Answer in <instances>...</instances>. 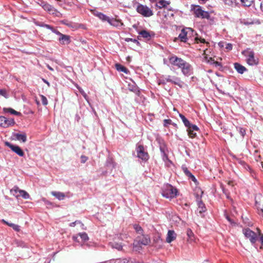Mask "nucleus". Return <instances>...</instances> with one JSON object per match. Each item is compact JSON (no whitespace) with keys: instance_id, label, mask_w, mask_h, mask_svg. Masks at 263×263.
Segmentation results:
<instances>
[{"instance_id":"obj_1","label":"nucleus","mask_w":263,"mask_h":263,"mask_svg":"<svg viewBox=\"0 0 263 263\" xmlns=\"http://www.w3.org/2000/svg\"><path fill=\"white\" fill-rule=\"evenodd\" d=\"M170 63L181 69L182 73L185 76H189L192 73L193 69L191 65L184 60L176 56H172L169 59Z\"/></svg>"},{"instance_id":"obj_2","label":"nucleus","mask_w":263,"mask_h":263,"mask_svg":"<svg viewBox=\"0 0 263 263\" xmlns=\"http://www.w3.org/2000/svg\"><path fill=\"white\" fill-rule=\"evenodd\" d=\"M260 233V231L258 229L257 232H253L249 228L243 230V234L245 237L248 239L251 244L256 248H257L256 247V242L259 240Z\"/></svg>"},{"instance_id":"obj_3","label":"nucleus","mask_w":263,"mask_h":263,"mask_svg":"<svg viewBox=\"0 0 263 263\" xmlns=\"http://www.w3.org/2000/svg\"><path fill=\"white\" fill-rule=\"evenodd\" d=\"M177 194V190L172 185L167 184L164 185L162 195L166 198H173L175 197Z\"/></svg>"},{"instance_id":"obj_4","label":"nucleus","mask_w":263,"mask_h":263,"mask_svg":"<svg viewBox=\"0 0 263 263\" xmlns=\"http://www.w3.org/2000/svg\"><path fill=\"white\" fill-rule=\"evenodd\" d=\"M242 54L247 58V62L249 65L253 66L257 64V59L254 58V53L252 50L247 49L243 51Z\"/></svg>"},{"instance_id":"obj_5","label":"nucleus","mask_w":263,"mask_h":263,"mask_svg":"<svg viewBox=\"0 0 263 263\" xmlns=\"http://www.w3.org/2000/svg\"><path fill=\"white\" fill-rule=\"evenodd\" d=\"M137 11L144 17H150L153 15V11L145 5H139L137 7Z\"/></svg>"},{"instance_id":"obj_6","label":"nucleus","mask_w":263,"mask_h":263,"mask_svg":"<svg viewBox=\"0 0 263 263\" xmlns=\"http://www.w3.org/2000/svg\"><path fill=\"white\" fill-rule=\"evenodd\" d=\"M193 11L195 16L197 17L208 19L210 17L209 12L202 10L199 6H195Z\"/></svg>"},{"instance_id":"obj_7","label":"nucleus","mask_w":263,"mask_h":263,"mask_svg":"<svg viewBox=\"0 0 263 263\" xmlns=\"http://www.w3.org/2000/svg\"><path fill=\"white\" fill-rule=\"evenodd\" d=\"M255 202L258 214L263 217V196L261 194L257 195L255 197Z\"/></svg>"},{"instance_id":"obj_8","label":"nucleus","mask_w":263,"mask_h":263,"mask_svg":"<svg viewBox=\"0 0 263 263\" xmlns=\"http://www.w3.org/2000/svg\"><path fill=\"white\" fill-rule=\"evenodd\" d=\"M137 156L143 160L146 161L148 159V155L145 152L144 147L142 145H139L137 148Z\"/></svg>"},{"instance_id":"obj_9","label":"nucleus","mask_w":263,"mask_h":263,"mask_svg":"<svg viewBox=\"0 0 263 263\" xmlns=\"http://www.w3.org/2000/svg\"><path fill=\"white\" fill-rule=\"evenodd\" d=\"M5 144L9 147L13 152L16 153L19 156H24V153L18 146L13 145L9 142H5Z\"/></svg>"},{"instance_id":"obj_10","label":"nucleus","mask_w":263,"mask_h":263,"mask_svg":"<svg viewBox=\"0 0 263 263\" xmlns=\"http://www.w3.org/2000/svg\"><path fill=\"white\" fill-rule=\"evenodd\" d=\"M163 81H165L167 82L173 83L176 85H177L181 88L182 87V82L181 81L180 78L176 77L175 76H167L165 78H164Z\"/></svg>"},{"instance_id":"obj_11","label":"nucleus","mask_w":263,"mask_h":263,"mask_svg":"<svg viewBox=\"0 0 263 263\" xmlns=\"http://www.w3.org/2000/svg\"><path fill=\"white\" fill-rule=\"evenodd\" d=\"M15 123L14 119H7L5 117L0 116V126L3 127H7Z\"/></svg>"},{"instance_id":"obj_12","label":"nucleus","mask_w":263,"mask_h":263,"mask_svg":"<svg viewBox=\"0 0 263 263\" xmlns=\"http://www.w3.org/2000/svg\"><path fill=\"white\" fill-rule=\"evenodd\" d=\"M193 33V30L190 28H187L186 29H183L181 30V33L179 35V38L182 42H186L187 39V34L190 32Z\"/></svg>"},{"instance_id":"obj_13","label":"nucleus","mask_w":263,"mask_h":263,"mask_svg":"<svg viewBox=\"0 0 263 263\" xmlns=\"http://www.w3.org/2000/svg\"><path fill=\"white\" fill-rule=\"evenodd\" d=\"M55 33L60 36L59 41L62 44H68L70 42V38L68 35H64L60 33L59 31H55Z\"/></svg>"},{"instance_id":"obj_14","label":"nucleus","mask_w":263,"mask_h":263,"mask_svg":"<svg viewBox=\"0 0 263 263\" xmlns=\"http://www.w3.org/2000/svg\"><path fill=\"white\" fill-rule=\"evenodd\" d=\"M137 241H139L141 245L146 246L150 242V237L148 235H142L138 236Z\"/></svg>"},{"instance_id":"obj_15","label":"nucleus","mask_w":263,"mask_h":263,"mask_svg":"<svg viewBox=\"0 0 263 263\" xmlns=\"http://www.w3.org/2000/svg\"><path fill=\"white\" fill-rule=\"evenodd\" d=\"M199 128L196 125H192L187 128L188 135L190 137L193 138L196 137V132L198 130Z\"/></svg>"},{"instance_id":"obj_16","label":"nucleus","mask_w":263,"mask_h":263,"mask_svg":"<svg viewBox=\"0 0 263 263\" xmlns=\"http://www.w3.org/2000/svg\"><path fill=\"white\" fill-rule=\"evenodd\" d=\"M176 234L173 230H168L167 236L166 238V241L167 243H171L172 241L174 240L176 238Z\"/></svg>"},{"instance_id":"obj_17","label":"nucleus","mask_w":263,"mask_h":263,"mask_svg":"<svg viewBox=\"0 0 263 263\" xmlns=\"http://www.w3.org/2000/svg\"><path fill=\"white\" fill-rule=\"evenodd\" d=\"M15 138L23 142H25L27 141V136L25 133H16L14 135Z\"/></svg>"},{"instance_id":"obj_18","label":"nucleus","mask_w":263,"mask_h":263,"mask_svg":"<svg viewBox=\"0 0 263 263\" xmlns=\"http://www.w3.org/2000/svg\"><path fill=\"white\" fill-rule=\"evenodd\" d=\"M91 11L92 12V14L98 17L100 19H101L104 21H107L108 17L106 15H105V14H104L101 12L96 11V10H91Z\"/></svg>"},{"instance_id":"obj_19","label":"nucleus","mask_w":263,"mask_h":263,"mask_svg":"<svg viewBox=\"0 0 263 263\" xmlns=\"http://www.w3.org/2000/svg\"><path fill=\"white\" fill-rule=\"evenodd\" d=\"M234 68L236 71L240 74H242L245 71L247 70V69L245 68V67L237 63L234 64Z\"/></svg>"},{"instance_id":"obj_20","label":"nucleus","mask_w":263,"mask_h":263,"mask_svg":"<svg viewBox=\"0 0 263 263\" xmlns=\"http://www.w3.org/2000/svg\"><path fill=\"white\" fill-rule=\"evenodd\" d=\"M51 194L60 200H63L65 197L64 193L60 192L52 191Z\"/></svg>"},{"instance_id":"obj_21","label":"nucleus","mask_w":263,"mask_h":263,"mask_svg":"<svg viewBox=\"0 0 263 263\" xmlns=\"http://www.w3.org/2000/svg\"><path fill=\"white\" fill-rule=\"evenodd\" d=\"M107 22H108L111 25L115 27L121 26L123 25V24L114 18L110 19L109 17H108Z\"/></svg>"},{"instance_id":"obj_22","label":"nucleus","mask_w":263,"mask_h":263,"mask_svg":"<svg viewBox=\"0 0 263 263\" xmlns=\"http://www.w3.org/2000/svg\"><path fill=\"white\" fill-rule=\"evenodd\" d=\"M182 170L184 174L191 179H192V181H193L195 182L197 181V180L194 177V176L192 174V173L188 170V169L186 167H182Z\"/></svg>"},{"instance_id":"obj_23","label":"nucleus","mask_w":263,"mask_h":263,"mask_svg":"<svg viewBox=\"0 0 263 263\" xmlns=\"http://www.w3.org/2000/svg\"><path fill=\"white\" fill-rule=\"evenodd\" d=\"M198 211L199 212V213L202 214V213L206 211V208L204 204L201 200L198 201Z\"/></svg>"},{"instance_id":"obj_24","label":"nucleus","mask_w":263,"mask_h":263,"mask_svg":"<svg viewBox=\"0 0 263 263\" xmlns=\"http://www.w3.org/2000/svg\"><path fill=\"white\" fill-rule=\"evenodd\" d=\"M141 245L139 243V241H138L136 240H135L133 243V251L135 252H140V251L141 250Z\"/></svg>"},{"instance_id":"obj_25","label":"nucleus","mask_w":263,"mask_h":263,"mask_svg":"<svg viewBox=\"0 0 263 263\" xmlns=\"http://www.w3.org/2000/svg\"><path fill=\"white\" fill-rule=\"evenodd\" d=\"M41 5L43 8L46 11H47L50 12H51L53 11V8L50 5L47 3L42 2Z\"/></svg>"},{"instance_id":"obj_26","label":"nucleus","mask_w":263,"mask_h":263,"mask_svg":"<svg viewBox=\"0 0 263 263\" xmlns=\"http://www.w3.org/2000/svg\"><path fill=\"white\" fill-rule=\"evenodd\" d=\"M170 3L167 1L164 0H160L159 2H157L156 6L159 8H162L166 7Z\"/></svg>"},{"instance_id":"obj_27","label":"nucleus","mask_w":263,"mask_h":263,"mask_svg":"<svg viewBox=\"0 0 263 263\" xmlns=\"http://www.w3.org/2000/svg\"><path fill=\"white\" fill-rule=\"evenodd\" d=\"M179 117L181 119L182 122H183L184 125L187 127H189L190 126H192L193 124H192L190 121L183 116V115L179 114Z\"/></svg>"},{"instance_id":"obj_28","label":"nucleus","mask_w":263,"mask_h":263,"mask_svg":"<svg viewBox=\"0 0 263 263\" xmlns=\"http://www.w3.org/2000/svg\"><path fill=\"white\" fill-rule=\"evenodd\" d=\"M115 66L118 71L123 72L125 73H128V70H127V69L125 68L124 66L121 65V64H116L115 65Z\"/></svg>"},{"instance_id":"obj_29","label":"nucleus","mask_w":263,"mask_h":263,"mask_svg":"<svg viewBox=\"0 0 263 263\" xmlns=\"http://www.w3.org/2000/svg\"><path fill=\"white\" fill-rule=\"evenodd\" d=\"M16 197L21 196L23 198L26 199L29 198V194L24 190H20L19 191V194L16 195Z\"/></svg>"},{"instance_id":"obj_30","label":"nucleus","mask_w":263,"mask_h":263,"mask_svg":"<svg viewBox=\"0 0 263 263\" xmlns=\"http://www.w3.org/2000/svg\"><path fill=\"white\" fill-rule=\"evenodd\" d=\"M139 34L142 37H143V38L146 39L147 40H149L151 37L150 33L148 31H147L145 30H142L141 31H140L139 32Z\"/></svg>"},{"instance_id":"obj_31","label":"nucleus","mask_w":263,"mask_h":263,"mask_svg":"<svg viewBox=\"0 0 263 263\" xmlns=\"http://www.w3.org/2000/svg\"><path fill=\"white\" fill-rule=\"evenodd\" d=\"M205 60L206 61L207 63L210 64H213L215 65V66H220V64L219 62L214 61V60L212 58H208L207 57H205Z\"/></svg>"},{"instance_id":"obj_32","label":"nucleus","mask_w":263,"mask_h":263,"mask_svg":"<svg viewBox=\"0 0 263 263\" xmlns=\"http://www.w3.org/2000/svg\"><path fill=\"white\" fill-rule=\"evenodd\" d=\"M111 246L113 248L116 249L117 250L120 251L122 249L123 245L121 243H118L114 242L111 243Z\"/></svg>"},{"instance_id":"obj_33","label":"nucleus","mask_w":263,"mask_h":263,"mask_svg":"<svg viewBox=\"0 0 263 263\" xmlns=\"http://www.w3.org/2000/svg\"><path fill=\"white\" fill-rule=\"evenodd\" d=\"M240 1L244 6L249 7L251 5L254 0H240Z\"/></svg>"},{"instance_id":"obj_34","label":"nucleus","mask_w":263,"mask_h":263,"mask_svg":"<svg viewBox=\"0 0 263 263\" xmlns=\"http://www.w3.org/2000/svg\"><path fill=\"white\" fill-rule=\"evenodd\" d=\"M4 110L6 112H10L12 114L15 115H20L21 114L20 112H17L11 108H4Z\"/></svg>"},{"instance_id":"obj_35","label":"nucleus","mask_w":263,"mask_h":263,"mask_svg":"<svg viewBox=\"0 0 263 263\" xmlns=\"http://www.w3.org/2000/svg\"><path fill=\"white\" fill-rule=\"evenodd\" d=\"M79 236H80L81 238L84 241H86L88 240L89 238L87 235V234L84 232V233H80L78 234Z\"/></svg>"},{"instance_id":"obj_36","label":"nucleus","mask_w":263,"mask_h":263,"mask_svg":"<svg viewBox=\"0 0 263 263\" xmlns=\"http://www.w3.org/2000/svg\"><path fill=\"white\" fill-rule=\"evenodd\" d=\"M0 96L4 97L6 99L8 98L9 97V95L6 89H0Z\"/></svg>"},{"instance_id":"obj_37","label":"nucleus","mask_w":263,"mask_h":263,"mask_svg":"<svg viewBox=\"0 0 263 263\" xmlns=\"http://www.w3.org/2000/svg\"><path fill=\"white\" fill-rule=\"evenodd\" d=\"M186 234L191 241L193 240L194 234L191 229H187Z\"/></svg>"},{"instance_id":"obj_38","label":"nucleus","mask_w":263,"mask_h":263,"mask_svg":"<svg viewBox=\"0 0 263 263\" xmlns=\"http://www.w3.org/2000/svg\"><path fill=\"white\" fill-rule=\"evenodd\" d=\"M41 27H45L47 29L51 30L53 32L55 33V31H57L58 30H55L52 26L47 25V24H42L41 25Z\"/></svg>"},{"instance_id":"obj_39","label":"nucleus","mask_w":263,"mask_h":263,"mask_svg":"<svg viewBox=\"0 0 263 263\" xmlns=\"http://www.w3.org/2000/svg\"><path fill=\"white\" fill-rule=\"evenodd\" d=\"M80 92L82 95L85 99L88 102V96L86 93L84 92V91L80 87L78 88Z\"/></svg>"},{"instance_id":"obj_40","label":"nucleus","mask_w":263,"mask_h":263,"mask_svg":"<svg viewBox=\"0 0 263 263\" xmlns=\"http://www.w3.org/2000/svg\"><path fill=\"white\" fill-rule=\"evenodd\" d=\"M40 97L41 98V101L42 102V104L44 105H46L48 104V100L47 98L43 95H40Z\"/></svg>"},{"instance_id":"obj_41","label":"nucleus","mask_w":263,"mask_h":263,"mask_svg":"<svg viewBox=\"0 0 263 263\" xmlns=\"http://www.w3.org/2000/svg\"><path fill=\"white\" fill-rule=\"evenodd\" d=\"M20 190H20L18 189V187L15 186L12 190H11V192L12 194H13L14 195L16 194L17 193L19 194V191Z\"/></svg>"},{"instance_id":"obj_42","label":"nucleus","mask_w":263,"mask_h":263,"mask_svg":"<svg viewBox=\"0 0 263 263\" xmlns=\"http://www.w3.org/2000/svg\"><path fill=\"white\" fill-rule=\"evenodd\" d=\"M134 229L135 230L138 232L139 233V234H141L142 233V228L141 227H140L138 225H134Z\"/></svg>"},{"instance_id":"obj_43","label":"nucleus","mask_w":263,"mask_h":263,"mask_svg":"<svg viewBox=\"0 0 263 263\" xmlns=\"http://www.w3.org/2000/svg\"><path fill=\"white\" fill-rule=\"evenodd\" d=\"M11 228L16 232H19L20 231V227L17 224L13 223L11 226Z\"/></svg>"},{"instance_id":"obj_44","label":"nucleus","mask_w":263,"mask_h":263,"mask_svg":"<svg viewBox=\"0 0 263 263\" xmlns=\"http://www.w3.org/2000/svg\"><path fill=\"white\" fill-rule=\"evenodd\" d=\"M195 41L197 43H198L199 42L202 43H205V41L204 39H201V38H198V37H195Z\"/></svg>"},{"instance_id":"obj_45","label":"nucleus","mask_w":263,"mask_h":263,"mask_svg":"<svg viewBox=\"0 0 263 263\" xmlns=\"http://www.w3.org/2000/svg\"><path fill=\"white\" fill-rule=\"evenodd\" d=\"M88 159V158L84 155L81 156V161L82 163H84Z\"/></svg>"},{"instance_id":"obj_46","label":"nucleus","mask_w":263,"mask_h":263,"mask_svg":"<svg viewBox=\"0 0 263 263\" xmlns=\"http://www.w3.org/2000/svg\"><path fill=\"white\" fill-rule=\"evenodd\" d=\"M258 241H260L261 246H263V234L260 233L259 240Z\"/></svg>"},{"instance_id":"obj_47","label":"nucleus","mask_w":263,"mask_h":263,"mask_svg":"<svg viewBox=\"0 0 263 263\" xmlns=\"http://www.w3.org/2000/svg\"><path fill=\"white\" fill-rule=\"evenodd\" d=\"M115 263H130L126 259L117 260Z\"/></svg>"},{"instance_id":"obj_48","label":"nucleus","mask_w":263,"mask_h":263,"mask_svg":"<svg viewBox=\"0 0 263 263\" xmlns=\"http://www.w3.org/2000/svg\"><path fill=\"white\" fill-rule=\"evenodd\" d=\"M239 133L242 136H244L246 134V130L242 128H239Z\"/></svg>"},{"instance_id":"obj_49","label":"nucleus","mask_w":263,"mask_h":263,"mask_svg":"<svg viewBox=\"0 0 263 263\" xmlns=\"http://www.w3.org/2000/svg\"><path fill=\"white\" fill-rule=\"evenodd\" d=\"M125 41L126 42H129V41H133L134 42V43H138V42L136 40V39H130V38H126L125 39Z\"/></svg>"},{"instance_id":"obj_50","label":"nucleus","mask_w":263,"mask_h":263,"mask_svg":"<svg viewBox=\"0 0 263 263\" xmlns=\"http://www.w3.org/2000/svg\"><path fill=\"white\" fill-rule=\"evenodd\" d=\"M226 49L229 50H230L232 49V45L230 43H228L226 45Z\"/></svg>"},{"instance_id":"obj_51","label":"nucleus","mask_w":263,"mask_h":263,"mask_svg":"<svg viewBox=\"0 0 263 263\" xmlns=\"http://www.w3.org/2000/svg\"><path fill=\"white\" fill-rule=\"evenodd\" d=\"M226 4L230 5L233 3V0H224Z\"/></svg>"},{"instance_id":"obj_52","label":"nucleus","mask_w":263,"mask_h":263,"mask_svg":"<svg viewBox=\"0 0 263 263\" xmlns=\"http://www.w3.org/2000/svg\"><path fill=\"white\" fill-rule=\"evenodd\" d=\"M2 222H4V223L6 224L7 225H8V226L11 227V226L13 224L12 223H9L7 221H6V220H5L4 219H3L2 220Z\"/></svg>"},{"instance_id":"obj_53","label":"nucleus","mask_w":263,"mask_h":263,"mask_svg":"<svg viewBox=\"0 0 263 263\" xmlns=\"http://www.w3.org/2000/svg\"><path fill=\"white\" fill-rule=\"evenodd\" d=\"M77 222V221H74V222H71L70 223L69 226L70 227H74L75 225H76V223Z\"/></svg>"},{"instance_id":"obj_54","label":"nucleus","mask_w":263,"mask_h":263,"mask_svg":"<svg viewBox=\"0 0 263 263\" xmlns=\"http://www.w3.org/2000/svg\"><path fill=\"white\" fill-rule=\"evenodd\" d=\"M72 238H73V239L74 241H78V236H77V235L73 236L72 237Z\"/></svg>"},{"instance_id":"obj_55","label":"nucleus","mask_w":263,"mask_h":263,"mask_svg":"<svg viewBox=\"0 0 263 263\" xmlns=\"http://www.w3.org/2000/svg\"><path fill=\"white\" fill-rule=\"evenodd\" d=\"M260 8L261 10L263 11V0H261V2L260 4Z\"/></svg>"},{"instance_id":"obj_56","label":"nucleus","mask_w":263,"mask_h":263,"mask_svg":"<svg viewBox=\"0 0 263 263\" xmlns=\"http://www.w3.org/2000/svg\"><path fill=\"white\" fill-rule=\"evenodd\" d=\"M43 81H44L46 84H47L48 85V86H50V84H49V83L47 80H45V79H43Z\"/></svg>"},{"instance_id":"obj_57","label":"nucleus","mask_w":263,"mask_h":263,"mask_svg":"<svg viewBox=\"0 0 263 263\" xmlns=\"http://www.w3.org/2000/svg\"><path fill=\"white\" fill-rule=\"evenodd\" d=\"M47 68H48L50 70H51V71H53V69L51 67H50L49 65H47Z\"/></svg>"},{"instance_id":"obj_58","label":"nucleus","mask_w":263,"mask_h":263,"mask_svg":"<svg viewBox=\"0 0 263 263\" xmlns=\"http://www.w3.org/2000/svg\"><path fill=\"white\" fill-rule=\"evenodd\" d=\"M150 1L152 2H156V0H150Z\"/></svg>"},{"instance_id":"obj_59","label":"nucleus","mask_w":263,"mask_h":263,"mask_svg":"<svg viewBox=\"0 0 263 263\" xmlns=\"http://www.w3.org/2000/svg\"><path fill=\"white\" fill-rule=\"evenodd\" d=\"M261 166H262V167L263 168V162H261Z\"/></svg>"}]
</instances>
